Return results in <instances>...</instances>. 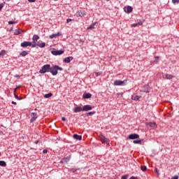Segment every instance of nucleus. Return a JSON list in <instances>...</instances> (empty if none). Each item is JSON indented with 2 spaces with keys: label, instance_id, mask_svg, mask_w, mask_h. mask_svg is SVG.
I'll return each mask as SVG.
<instances>
[{
  "label": "nucleus",
  "instance_id": "nucleus-37",
  "mask_svg": "<svg viewBox=\"0 0 179 179\" xmlns=\"http://www.w3.org/2000/svg\"><path fill=\"white\" fill-rule=\"evenodd\" d=\"M173 3H179V0H172Z\"/></svg>",
  "mask_w": 179,
  "mask_h": 179
},
{
  "label": "nucleus",
  "instance_id": "nucleus-26",
  "mask_svg": "<svg viewBox=\"0 0 179 179\" xmlns=\"http://www.w3.org/2000/svg\"><path fill=\"white\" fill-rule=\"evenodd\" d=\"M142 141H143V140H134L133 141V143H134L135 145H136V144L139 145V144L142 143Z\"/></svg>",
  "mask_w": 179,
  "mask_h": 179
},
{
  "label": "nucleus",
  "instance_id": "nucleus-52",
  "mask_svg": "<svg viewBox=\"0 0 179 179\" xmlns=\"http://www.w3.org/2000/svg\"><path fill=\"white\" fill-rule=\"evenodd\" d=\"M29 2H36V0H28Z\"/></svg>",
  "mask_w": 179,
  "mask_h": 179
},
{
  "label": "nucleus",
  "instance_id": "nucleus-1",
  "mask_svg": "<svg viewBox=\"0 0 179 179\" xmlns=\"http://www.w3.org/2000/svg\"><path fill=\"white\" fill-rule=\"evenodd\" d=\"M58 71H64V69L59 67V66L55 65L53 66H50L49 72L51 73L52 76H57L58 75Z\"/></svg>",
  "mask_w": 179,
  "mask_h": 179
},
{
  "label": "nucleus",
  "instance_id": "nucleus-47",
  "mask_svg": "<svg viewBox=\"0 0 179 179\" xmlns=\"http://www.w3.org/2000/svg\"><path fill=\"white\" fill-rule=\"evenodd\" d=\"M129 179H138V178H136V177H135V176H131V177H130Z\"/></svg>",
  "mask_w": 179,
  "mask_h": 179
},
{
  "label": "nucleus",
  "instance_id": "nucleus-15",
  "mask_svg": "<svg viewBox=\"0 0 179 179\" xmlns=\"http://www.w3.org/2000/svg\"><path fill=\"white\" fill-rule=\"evenodd\" d=\"M74 113H80V111H83V109L80 106H77L73 109Z\"/></svg>",
  "mask_w": 179,
  "mask_h": 179
},
{
  "label": "nucleus",
  "instance_id": "nucleus-8",
  "mask_svg": "<svg viewBox=\"0 0 179 179\" xmlns=\"http://www.w3.org/2000/svg\"><path fill=\"white\" fill-rule=\"evenodd\" d=\"M31 42H29V41H24L21 43V47H22V48H26V47H31Z\"/></svg>",
  "mask_w": 179,
  "mask_h": 179
},
{
  "label": "nucleus",
  "instance_id": "nucleus-23",
  "mask_svg": "<svg viewBox=\"0 0 179 179\" xmlns=\"http://www.w3.org/2000/svg\"><path fill=\"white\" fill-rule=\"evenodd\" d=\"M96 23H97V22H95L92 23L90 26H89L87 27V30H90L92 29H94V26H96Z\"/></svg>",
  "mask_w": 179,
  "mask_h": 179
},
{
  "label": "nucleus",
  "instance_id": "nucleus-33",
  "mask_svg": "<svg viewBox=\"0 0 179 179\" xmlns=\"http://www.w3.org/2000/svg\"><path fill=\"white\" fill-rule=\"evenodd\" d=\"M141 169L142 171H146L148 170V168L145 166H141Z\"/></svg>",
  "mask_w": 179,
  "mask_h": 179
},
{
  "label": "nucleus",
  "instance_id": "nucleus-58",
  "mask_svg": "<svg viewBox=\"0 0 179 179\" xmlns=\"http://www.w3.org/2000/svg\"><path fill=\"white\" fill-rule=\"evenodd\" d=\"M8 1H10V0H8Z\"/></svg>",
  "mask_w": 179,
  "mask_h": 179
},
{
  "label": "nucleus",
  "instance_id": "nucleus-5",
  "mask_svg": "<svg viewBox=\"0 0 179 179\" xmlns=\"http://www.w3.org/2000/svg\"><path fill=\"white\" fill-rule=\"evenodd\" d=\"M132 10H134V8L131 6H127L124 7V11L126 13H132Z\"/></svg>",
  "mask_w": 179,
  "mask_h": 179
},
{
  "label": "nucleus",
  "instance_id": "nucleus-28",
  "mask_svg": "<svg viewBox=\"0 0 179 179\" xmlns=\"http://www.w3.org/2000/svg\"><path fill=\"white\" fill-rule=\"evenodd\" d=\"M1 167H6V162L5 161H0Z\"/></svg>",
  "mask_w": 179,
  "mask_h": 179
},
{
  "label": "nucleus",
  "instance_id": "nucleus-6",
  "mask_svg": "<svg viewBox=\"0 0 179 179\" xmlns=\"http://www.w3.org/2000/svg\"><path fill=\"white\" fill-rule=\"evenodd\" d=\"M141 92H143V93H149V92H150V87H149L148 85H145L142 87Z\"/></svg>",
  "mask_w": 179,
  "mask_h": 179
},
{
  "label": "nucleus",
  "instance_id": "nucleus-30",
  "mask_svg": "<svg viewBox=\"0 0 179 179\" xmlns=\"http://www.w3.org/2000/svg\"><path fill=\"white\" fill-rule=\"evenodd\" d=\"M94 114H96V111H92V112L87 113L85 114V115H86L87 117H89V115H94Z\"/></svg>",
  "mask_w": 179,
  "mask_h": 179
},
{
  "label": "nucleus",
  "instance_id": "nucleus-57",
  "mask_svg": "<svg viewBox=\"0 0 179 179\" xmlns=\"http://www.w3.org/2000/svg\"><path fill=\"white\" fill-rule=\"evenodd\" d=\"M55 1H58V0H55Z\"/></svg>",
  "mask_w": 179,
  "mask_h": 179
},
{
  "label": "nucleus",
  "instance_id": "nucleus-13",
  "mask_svg": "<svg viewBox=\"0 0 179 179\" xmlns=\"http://www.w3.org/2000/svg\"><path fill=\"white\" fill-rule=\"evenodd\" d=\"M72 59H73V57L72 56L66 57L64 59L63 62H64V64H69V62H71V61H72Z\"/></svg>",
  "mask_w": 179,
  "mask_h": 179
},
{
  "label": "nucleus",
  "instance_id": "nucleus-12",
  "mask_svg": "<svg viewBox=\"0 0 179 179\" xmlns=\"http://www.w3.org/2000/svg\"><path fill=\"white\" fill-rule=\"evenodd\" d=\"M60 36H62V34L61 32H57V34H52L50 35L49 38L52 39L56 38V37H59Z\"/></svg>",
  "mask_w": 179,
  "mask_h": 179
},
{
  "label": "nucleus",
  "instance_id": "nucleus-19",
  "mask_svg": "<svg viewBox=\"0 0 179 179\" xmlns=\"http://www.w3.org/2000/svg\"><path fill=\"white\" fill-rule=\"evenodd\" d=\"M147 125H148V127H150L151 128H155L156 127V122H150L147 124Z\"/></svg>",
  "mask_w": 179,
  "mask_h": 179
},
{
  "label": "nucleus",
  "instance_id": "nucleus-35",
  "mask_svg": "<svg viewBox=\"0 0 179 179\" xmlns=\"http://www.w3.org/2000/svg\"><path fill=\"white\" fill-rule=\"evenodd\" d=\"M14 96H15V99H16L17 100H22V97L18 96L16 95V94H15Z\"/></svg>",
  "mask_w": 179,
  "mask_h": 179
},
{
  "label": "nucleus",
  "instance_id": "nucleus-17",
  "mask_svg": "<svg viewBox=\"0 0 179 179\" xmlns=\"http://www.w3.org/2000/svg\"><path fill=\"white\" fill-rule=\"evenodd\" d=\"M73 138L76 141H82V136L78 134H73Z\"/></svg>",
  "mask_w": 179,
  "mask_h": 179
},
{
  "label": "nucleus",
  "instance_id": "nucleus-36",
  "mask_svg": "<svg viewBox=\"0 0 179 179\" xmlns=\"http://www.w3.org/2000/svg\"><path fill=\"white\" fill-rule=\"evenodd\" d=\"M16 23H17V22H15V21H9L8 22V24H15Z\"/></svg>",
  "mask_w": 179,
  "mask_h": 179
},
{
  "label": "nucleus",
  "instance_id": "nucleus-39",
  "mask_svg": "<svg viewBox=\"0 0 179 179\" xmlns=\"http://www.w3.org/2000/svg\"><path fill=\"white\" fill-rule=\"evenodd\" d=\"M4 4L3 3H0V10H2V8H3Z\"/></svg>",
  "mask_w": 179,
  "mask_h": 179
},
{
  "label": "nucleus",
  "instance_id": "nucleus-9",
  "mask_svg": "<svg viewBox=\"0 0 179 179\" xmlns=\"http://www.w3.org/2000/svg\"><path fill=\"white\" fill-rule=\"evenodd\" d=\"M93 110V107L91 105H85L83 106V111H90Z\"/></svg>",
  "mask_w": 179,
  "mask_h": 179
},
{
  "label": "nucleus",
  "instance_id": "nucleus-51",
  "mask_svg": "<svg viewBox=\"0 0 179 179\" xmlns=\"http://www.w3.org/2000/svg\"><path fill=\"white\" fill-rule=\"evenodd\" d=\"M41 43L40 42H36V46L38 47V45H40Z\"/></svg>",
  "mask_w": 179,
  "mask_h": 179
},
{
  "label": "nucleus",
  "instance_id": "nucleus-24",
  "mask_svg": "<svg viewBox=\"0 0 179 179\" xmlns=\"http://www.w3.org/2000/svg\"><path fill=\"white\" fill-rule=\"evenodd\" d=\"M28 54L29 52H27V51L24 50L20 54V55H21V57H26Z\"/></svg>",
  "mask_w": 179,
  "mask_h": 179
},
{
  "label": "nucleus",
  "instance_id": "nucleus-55",
  "mask_svg": "<svg viewBox=\"0 0 179 179\" xmlns=\"http://www.w3.org/2000/svg\"><path fill=\"white\" fill-rule=\"evenodd\" d=\"M1 152H0V156H1Z\"/></svg>",
  "mask_w": 179,
  "mask_h": 179
},
{
  "label": "nucleus",
  "instance_id": "nucleus-40",
  "mask_svg": "<svg viewBox=\"0 0 179 179\" xmlns=\"http://www.w3.org/2000/svg\"><path fill=\"white\" fill-rule=\"evenodd\" d=\"M100 75H101V72L95 73V76H100Z\"/></svg>",
  "mask_w": 179,
  "mask_h": 179
},
{
  "label": "nucleus",
  "instance_id": "nucleus-46",
  "mask_svg": "<svg viewBox=\"0 0 179 179\" xmlns=\"http://www.w3.org/2000/svg\"><path fill=\"white\" fill-rule=\"evenodd\" d=\"M62 121H66V118L65 117H62Z\"/></svg>",
  "mask_w": 179,
  "mask_h": 179
},
{
  "label": "nucleus",
  "instance_id": "nucleus-56",
  "mask_svg": "<svg viewBox=\"0 0 179 179\" xmlns=\"http://www.w3.org/2000/svg\"><path fill=\"white\" fill-rule=\"evenodd\" d=\"M106 1H110V0H106Z\"/></svg>",
  "mask_w": 179,
  "mask_h": 179
},
{
  "label": "nucleus",
  "instance_id": "nucleus-18",
  "mask_svg": "<svg viewBox=\"0 0 179 179\" xmlns=\"http://www.w3.org/2000/svg\"><path fill=\"white\" fill-rule=\"evenodd\" d=\"M141 96L139 95H132L131 96V99L134 100L135 101H138L141 99Z\"/></svg>",
  "mask_w": 179,
  "mask_h": 179
},
{
  "label": "nucleus",
  "instance_id": "nucleus-7",
  "mask_svg": "<svg viewBox=\"0 0 179 179\" xmlns=\"http://www.w3.org/2000/svg\"><path fill=\"white\" fill-rule=\"evenodd\" d=\"M51 54H52V55H62V54H64V50H52Z\"/></svg>",
  "mask_w": 179,
  "mask_h": 179
},
{
  "label": "nucleus",
  "instance_id": "nucleus-21",
  "mask_svg": "<svg viewBox=\"0 0 179 179\" xmlns=\"http://www.w3.org/2000/svg\"><path fill=\"white\" fill-rule=\"evenodd\" d=\"M33 41H35L37 43L38 40H40V36L38 35H34L32 38Z\"/></svg>",
  "mask_w": 179,
  "mask_h": 179
},
{
  "label": "nucleus",
  "instance_id": "nucleus-4",
  "mask_svg": "<svg viewBox=\"0 0 179 179\" xmlns=\"http://www.w3.org/2000/svg\"><path fill=\"white\" fill-rule=\"evenodd\" d=\"M99 138H100L102 143H106V144L110 143V140L108 138H106V136H104L103 135L101 134Z\"/></svg>",
  "mask_w": 179,
  "mask_h": 179
},
{
  "label": "nucleus",
  "instance_id": "nucleus-20",
  "mask_svg": "<svg viewBox=\"0 0 179 179\" xmlns=\"http://www.w3.org/2000/svg\"><path fill=\"white\" fill-rule=\"evenodd\" d=\"M24 31H20V29H15L14 32L15 36H19L20 34H22Z\"/></svg>",
  "mask_w": 179,
  "mask_h": 179
},
{
  "label": "nucleus",
  "instance_id": "nucleus-34",
  "mask_svg": "<svg viewBox=\"0 0 179 179\" xmlns=\"http://www.w3.org/2000/svg\"><path fill=\"white\" fill-rule=\"evenodd\" d=\"M76 171H78V169H76L74 168L70 169V173H76Z\"/></svg>",
  "mask_w": 179,
  "mask_h": 179
},
{
  "label": "nucleus",
  "instance_id": "nucleus-22",
  "mask_svg": "<svg viewBox=\"0 0 179 179\" xmlns=\"http://www.w3.org/2000/svg\"><path fill=\"white\" fill-rule=\"evenodd\" d=\"M172 78H174V76H173V75H171V74H166V75H165V78H166V79H168V80H171V79Z\"/></svg>",
  "mask_w": 179,
  "mask_h": 179
},
{
  "label": "nucleus",
  "instance_id": "nucleus-25",
  "mask_svg": "<svg viewBox=\"0 0 179 179\" xmlns=\"http://www.w3.org/2000/svg\"><path fill=\"white\" fill-rule=\"evenodd\" d=\"M45 99H50V97H52V93L50 92L44 95Z\"/></svg>",
  "mask_w": 179,
  "mask_h": 179
},
{
  "label": "nucleus",
  "instance_id": "nucleus-27",
  "mask_svg": "<svg viewBox=\"0 0 179 179\" xmlns=\"http://www.w3.org/2000/svg\"><path fill=\"white\" fill-rule=\"evenodd\" d=\"M31 48H34L35 47H37V42H35L33 41V42H31Z\"/></svg>",
  "mask_w": 179,
  "mask_h": 179
},
{
  "label": "nucleus",
  "instance_id": "nucleus-45",
  "mask_svg": "<svg viewBox=\"0 0 179 179\" xmlns=\"http://www.w3.org/2000/svg\"><path fill=\"white\" fill-rule=\"evenodd\" d=\"M155 171L156 174H159V170L157 169V168L155 169Z\"/></svg>",
  "mask_w": 179,
  "mask_h": 179
},
{
  "label": "nucleus",
  "instance_id": "nucleus-48",
  "mask_svg": "<svg viewBox=\"0 0 179 179\" xmlns=\"http://www.w3.org/2000/svg\"><path fill=\"white\" fill-rule=\"evenodd\" d=\"M40 142V141H34V143H35V145H37V144H38V143Z\"/></svg>",
  "mask_w": 179,
  "mask_h": 179
},
{
  "label": "nucleus",
  "instance_id": "nucleus-54",
  "mask_svg": "<svg viewBox=\"0 0 179 179\" xmlns=\"http://www.w3.org/2000/svg\"><path fill=\"white\" fill-rule=\"evenodd\" d=\"M12 30H13V27H11V28L10 29V31H12Z\"/></svg>",
  "mask_w": 179,
  "mask_h": 179
},
{
  "label": "nucleus",
  "instance_id": "nucleus-2",
  "mask_svg": "<svg viewBox=\"0 0 179 179\" xmlns=\"http://www.w3.org/2000/svg\"><path fill=\"white\" fill-rule=\"evenodd\" d=\"M50 64L43 65L39 71V73H47V72H50Z\"/></svg>",
  "mask_w": 179,
  "mask_h": 179
},
{
  "label": "nucleus",
  "instance_id": "nucleus-31",
  "mask_svg": "<svg viewBox=\"0 0 179 179\" xmlns=\"http://www.w3.org/2000/svg\"><path fill=\"white\" fill-rule=\"evenodd\" d=\"M6 55V50H3L0 52V57H3L4 55Z\"/></svg>",
  "mask_w": 179,
  "mask_h": 179
},
{
  "label": "nucleus",
  "instance_id": "nucleus-38",
  "mask_svg": "<svg viewBox=\"0 0 179 179\" xmlns=\"http://www.w3.org/2000/svg\"><path fill=\"white\" fill-rule=\"evenodd\" d=\"M121 179H128V176L127 175L122 176Z\"/></svg>",
  "mask_w": 179,
  "mask_h": 179
},
{
  "label": "nucleus",
  "instance_id": "nucleus-3",
  "mask_svg": "<svg viewBox=\"0 0 179 179\" xmlns=\"http://www.w3.org/2000/svg\"><path fill=\"white\" fill-rule=\"evenodd\" d=\"M127 80H116L114 81L113 85L114 86H126L127 85Z\"/></svg>",
  "mask_w": 179,
  "mask_h": 179
},
{
  "label": "nucleus",
  "instance_id": "nucleus-53",
  "mask_svg": "<svg viewBox=\"0 0 179 179\" xmlns=\"http://www.w3.org/2000/svg\"><path fill=\"white\" fill-rule=\"evenodd\" d=\"M11 103H12V104H14L15 106H16V104H17L16 102H15L13 101Z\"/></svg>",
  "mask_w": 179,
  "mask_h": 179
},
{
  "label": "nucleus",
  "instance_id": "nucleus-50",
  "mask_svg": "<svg viewBox=\"0 0 179 179\" xmlns=\"http://www.w3.org/2000/svg\"><path fill=\"white\" fill-rule=\"evenodd\" d=\"M14 78H20V76L17 74V75L14 76Z\"/></svg>",
  "mask_w": 179,
  "mask_h": 179
},
{
  "label": "nucleus",
  "instance_id": "nucleus-43",
  "mask_svg": "<svg viewBox=\"0 0 179 179\" xmlns=\"http://www.w3.org/2000/svg\"><path fill=\"white\" fill-rule=\"evenodd\" d=\"M70 22H72V19L68 18V19L66 20V22H67V23H69Z\"/></svg>",
  "mask_w": 179,
  "mask_h": 179
},
{
  "label": "nucleus",
  "instance_id": "nucleus-44",
  "mask_svg": "<svg viewBox=\"0 0 179 179\" xmlns=\"http://www.w3.org/2000/svg\"><path fill=\"white\" fill-rule=\"evenodd\" d=\"M137 24H139V26H142V24H143V22L142 21H140L137 23Z\"/></svg>",
  "mask_w": 179,
  "mask_h": 179
},
{
  "label": "nucleus",
  "instance_id": "nucleus-32",
  "mask_svg": "<svg viewBox=\"0 0 179 179\" xmlns=\"http://www.w3.org/2000/svg\"><path fill=\"white\" fill-rule=\"evenodd\" d=\"M38 47H40V48H44V47H45V43H41L40 45H38Z\"/></svg>",
  "mask_w": 179,
  "mask_h": 179
},
{
  "label": "nucleus",
  "instance_id": "nucleus-29",
  "mask_svg": "<svg viewBox=\"0 0 179 179\" xmlns=\"http://www.w3.org/2000/svg\"><path fill=\"white\" fill-rule=\"evenodd\" d=\"M64 162H65V163H68V162H69V160H71V155L68 156L67 157H65L63 159Z\"/></svg>",
  "mask_w": 179,
  "mask_h": 179
},
{
  "label": "nucleus",
  "instance_id": "nucleus-42",
  "mask_svg": "<svg viewBox=\"0 0 179 179\" xmlns=\"http://www.w3.org/2000/svg\"><path fill=\"white\" fill-rule=\"evenodd\" d=\"M43 153L44 155H45V154L48 153V150H43Z\"/></svg>",
  "mask_w": 179,
  "mask_h": 179
},
{
  "label": "nucleus",
  "instance_id": "nucleus-41",
  "mask_svg": "<svg viewBox=\"0 0 179 179\" xmlns=\"http://www.w3.org/2000/svg\"><path fill=\"white\" fill-rule=\"evenodd\" d=\"M138 26V23H134L131 24V27H136Z\"/></svg>",
  "mask_w": 179,
  "mask_h": 179
},
{
  "label": "nucleus",
  "instance_id": "nucleus-10",
  "mask_svg": "<svg viewBox=\"0 0 179 179\" xmlns=\"http://www.w3.org/2000/svg\"><path fill=\"white\" fill-rule=\"evenodd\" d=\"M128 138L131 140L139 139V136L136 134H131L128 136Z\"/></svg>",
  "mask_w": 179,
  "mask_h": 179
},
{
  "label": "nucleus",
  "instance_id": "nucleus-49",
  "mask_svg": "<svg viewBox=\"0 0 179 179\" xmlns=\"http://www.w3.org/2000/svg\"><path fill=\"white\" fill-rule=\"evenodd\" d=\"M155 59H156V60H155V62H157V59H159V57L157 56V57H155Z\"/></svg>",
  "mask_w": 179,
  "mask_h": 179
},
{
  "label": "nucleus",
  "instance_id": "nucleus-16",
  "mask_svg": "<svg viewBox=\"0 0 179 179\" xmlns=\"http://www.w3.org/2000/svg\"><path fill=\"white\" fill-rule=\"evenodd\" d=\"M92 98V94L85 92L83 95V99H91Z\"/></svg>",
  "mask_w": 179,
  "mask_h": 179
},
{
  "label": "nucleus",
  "instance_id": "nucleus-14",
  "mask_svg": "<svg viewBox=\"0 0 179 179\" xmlns=\"http://www.w3.org/2000/svg\"><path fill=\"white\" fill-rule=\"evenodd\" d=\"M31 115H32V117H31V120H30L31 124L32 122H34V121H36V120H37V113H31Z\"/></svg>",
  "mask_w": 179,
  "mask_h": 179
},
{
  "label": "nucleus",
  "instance_id": "nucleus-11",
  "mask_svg": "<svg viewBox=\"0 0 179 179\" xmlns=\"http://www.w3.org/2000/svg\"><path fill=\"white\" fill-rule=\"evenodd\" d=\"M77 16L79 17H83V16H86V11L85 10H78L77 12Z\"/></svg>",
  "mask_w": 179,
  "mask_h": 179
}]
</instances>
